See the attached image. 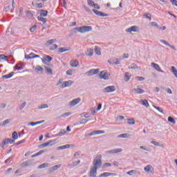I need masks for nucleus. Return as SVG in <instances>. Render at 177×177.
<instances>
[{"mask_svg": "<svg viewBox=\"0 0 177 177\" xmlns=\"http://www.w3.org/2000/svg\"><path fill=\"white\" fill-rule=\"evenodd\" d=\"M93 168H97V169H100V167H102V156L99 155L95 157V158L93 159Z\"/></svg>", "mask_w": 177, "mask_h": 177, "instance_id": "1", "label": "nucleus"}, {"mask_svg": "<svg viewBox=\"0 0 177 177\" xmlns=\"http://www.w3.org/2000/svg\"><path fill=\"white\" fill-rule=\"evenodd\" d=\"M74 30L77 31L80 33L84 34L87 32L92 31V26H81L74 28Z\"/></svg>", "mask_w": 177, "mask_h": 177, "instance_id": "2", "label": "nucleus"}, {"mask_svg": "<svg viewBox=\"0 0 177 177\" xmlns=\"http://www.w3.org/2000/svg\"><path fill=\"white\" fill-rule=\"evenodd\" d=\"M55 143H56L55 140H50L48 142L39 145L38 147H39V149H43L44 147H46L53 146V145H55Z\"/></svg>", "mask_w": 177, "mask_h": 177, "instance_id": "3", "label": "nucleus"}, {"mask_svg": "<svg viewBox=\"0 0 177 177\" xmlns=\"http://www.w3.org/2000/svg\"><path fill=\"white\" fill-rule=\"evenodd\" d=\"M115 90H116L115 86H106V88H104L103 93H112V92H115Z\"/></svg>", "mask_w": 177, "mask_h": 177, "instance_id": "4", "label": "nucleus"}, {"mask_svg": "<svg viewBox=\"0 0 177 177\" xmlns=\"http://www.w3.org/2000/svg\"><path fill=\"white\" fill-rule=\"evenodd\" d=\"M122 151H123L122 149L118 148V149L108 150V151H106V153L111 154V155H114V154L121 153Z\"/></svg>", "mask_w": 177, "mask_h": 177, "instance_id": "5", "label": "nucleus"}, {"mask_svg": "<svg viewBox=\"0 0 177 177\" xmlns=\"http://www.w3.org/2000/svg\"><path fill=\"white\" fill-rule=\"evenodd\" d=\"M109 75H110L106 71H101L100 73V79L104 80H109Z\"/></svg>", "mask_w": 177, "mask_h": 177, "instance_id": "6", "label": "nucleus"}, {"mask_svg": "<svg viewBox=\"0 0 177 177\" xmlns=\"http://www.w3.org/2000/svg\"><path fill=\"white\" fill-rule=\"evenodd\" d=\"M126 32L127 33H131L133 32H139V27L138 26H131L127 29L125 30Z\"/></svg>", "mask_w": 177, "mask_h": 177, "instance_id": "7", "label": "nucleus"}, {"mask_svg": "<svg viewBox=\"0 0 177 177\" xmlns=\"http://www.w3.org/2000/svg\"><path fill=\"white\" fill-rule=\"evenodd\" d=\"M81 102V98L78 97V98H75L73 100L69 102L68 105L71 106H74L75 105H77L78 103H80Z\"/></svg>", "mask_w": 177, "mask_h": 177, "instance_id": "8", "label": "nucleus"}, {"mask_svg": "<svg viewBox=\"0 0 177 177\" xmlns=\"http://www.w3.org/2000/svg\"><path fill=\"white\" fill-rule=\"evenodd\" d=\"M52 60H53V58L49 55H44L43 58L41 59L42 63L44 64H46V62L49 63Z\"/></svg>", "mask_w": 177, "mask_h": 177, "instance_id": "9", "label": "nucleus"}, {"mask_svg": "<svg viewBox=\"0 0 177 177\" xmlns=\"http://www.w3.org/2000/svg\"><path fill=\"white\" fill-rule=\"evenodd\" d=\"M93 13H95L98 17H109V15L104 14L102 11H99L97 10L93 9Z\"/></svg>", "mask_w": 177, "mask_h": 177, "instance_id": "10", "label": "nucleus"}, {"mask_svg": "<svg viewBox=\"0 0 177 177\" xmlns=\"http://www.w3.org/2000/svg\"><path fill=\"white\" fill-rule=\"evenodd\" d=\"M99 69H91L89 71L86 72V74H87V76H93L96 74H98Z\"/></svg>", "mask_w": 177, "mask_h": 177, "instance_id": "11", "label": "nucleus"}, {"mask_svg": "<svg viewBox=\"0 0 177 177\" xmlns=\"http://www.w3.org/2000/svg\"><path fill=\"white\" fill-rule=\"evenodd\" d=\"M97 169H99V168L92 167L91 169H90V177H95L97 173Z\"/></svg>", "mask_w": 177, "mask_h": 177, "instance_id": "12", "label": "nucleus"}, {"mask_svg": "<svg viewBox=\"0 0 177 177\" xmlns=\"http://www.w3.org/2000/svg\"><path fill=\"white\" fill-rule=\"evenodd\" d=\"M151 66L155 70L158 71V72H160V73H164V71L160 69V66L158 64H156V63H154V62H152V63L151 64Z\"/></svg>", "mask_w": 177, "mask_h": 177, "instance_id": "13", "label": "nucleus"}, {"mask_svg": "<svg viewBox=\"0 0 177 177\" xmlns=\"http://www.w3.org/2000/svg\"><path fill=\"white\" fill-rule=\"evenodd\" d=\"M108 63L115 65L120 64V62L117 58H111L109 61H108Z\"/></svg>", "mask_w": 177, "mask_h": 177, "instance_id": "14", "label": "nucleus"}, {"mask_svg": "<svg viewBox=\"0 0 177 177\" xmlns=\"http://www.w3.org/2000/svg\"><path fill=\"white\" fill-rule=\"evenodd\" d=\"M60 167H62V165H57L53 166V167H50L49 173L55 172V171H57Z\"/></svg>", "mask_w": 177, "mask_h": 177, "instance_id": "15", "label": "nucleus"}, {"mask_svg": "<svg viewBox=\"0 0 177 177\" xmlns=\"http://www.w3.org/2000/svg\"><path fill=\"white\" fill-rule=\"evenodd\" d=\"M73 83H74V82L73 80L65 81V82H64V86H63L62 88H64L66 87H69V86H72L73 84Z\"/></svg>", "mask_w": 177, "mask_h": 177, "instance_id": "16", "label": "nucleus"}, {"mask_svg": "<svg viewBox=\"0 0 177 177\" xmlns=\"http://www.w3.org/2000/svg\"><path fill=\"white\" fill-rule=\"evenodd\" d=\"M127 175L132 176V175H140L141 172L138 170H130L127 173Z\"/></svg>", "mask_w": 177, "mask_h": 177, "instance_id": "17", "label": "nucleus"}, {"mask_svg": "<svg viewBox=\"0 0 177 177\" xmlns=\"http://www.w3.org/2000/svg\"><path fill=\"white\" fill-rule=\"evenodd\" d=\"M132 92L134 93L135 94L140 95V94L145 93V90L137 88L133 89Z\"/></svg>", "mask_w": 177, "mask_h": 177, "instance_id": "18", "label": "nucleus"}, {"mask_svg": "<svg viewBox=\"0 0 177 177\" xmlns=\"http://www.w3.org/2000/svg\"><path fill=\"white\" fill-rule=\"evenodd\" d=\"M81 162L80 160L76 161V162H73L71 164H68V167L69 169H73L74 167H77L78 165H80Z\"/></svg>", "mask_w": 177, "mask_h": 177, "instance_id": "19", "label": "nucleus"}, {"mask_svg": "<svg viewBox=\"0 0 177 177\" xmlns=\"http://www.w3.org/2000/svg\"><path fill=\"white\" fill-rule=\"evenodd\" d=\"M39 13L40 17H43L48 16V12L41 9L39 10Z\"/></svg>", "mask_w": 177, "mask_h": 177, "instance_id": "20", "label": "nucleus"}, {"mask_svg": "<svg viewBox=\"0 0 177 177\" xmlns=\"http://www.w3.org/2000/svg\"><path fill=\"white\" fill-rule=\"evenodd\" d=\"M71 66L73 68H77L78 66H80V62H78L77 60H71Z\"/></svg>", "mask_w": 177, "mask_h": 177, "instance_id": "21", "label": "nucleus"}, {"mask_svg": "<svg viewBox=\"0 0 177 177\" xmlns=\"http://www.w3.org/2000/svg\"><path fill=\"white\" fill-rule=\"evenodd\" d=\"M10 122H12V119L8 118L6 120H4L3 123L0 124V127H5L6 124L10 123Z\"/></svg>", "mask_w": 177, "mask_h": 177, "instance_id": "22", "label": "nucleus"}, {"mask_svg": "<svg viewBox=\"0 0 177 177\" xmlns=\"http://www.w3.org/2000/svg\"><path fill=\"white\" fill-rule=\"evenodd\" d=\"M10 138H6L1 142V147L3 148V146L8 145L10 142Z\"/></svg>", "mask_w": 177, "mask_h": 177, "instance_id": "23", "label": "nucleus"}, {"mask_svg": "<svg viewBox=\"0 0 177 177\" xmlns=\"http://www.w3.org/2000/svg\"><path fill=\"white\" fill-rule=\"evenodd\" d=\"M50 167V165L48 163H44L42 165H39L38 166V169H42Z\"/></svg>", "mask_w": 177, "mask_h": 177, "instance_id": "24", "label": "nucleus"}, {"mask_svg": "<svg viewBox=\"0 0 177 177\" xmlns=\"http://www.w3.org/2000/svg\"><path fill=\"white\" fill-rule=\"evenodd\" d=\"M94 51L97 55H102V52H100V48L98 46H95V47H94Z\"/></svg>", "mask_w": 177, "mask_h": 177, "instance_id": "25", "label": "nucleus"}, {"mask_svg": "<svg viewBox=\"0 0 177 177\" xmlns=\"http://www.w3.org/2000/svg\"><path fill=\"white\" fill-rule=\"evenodd\" d=\"M131 78V74L129 72H126L124 75V81L127 82Z\"/></svg>", "mask_w": 177, "mask_h": 177, "instance_id": "26", "label": "nucleus"}, {"mask_svg": "<svg viewBox=\"0 0 177 177\" xmlns=\"http://www.w3.org/2000/svg\"><path fill=\"white\" fill-rule=\"evenodd\" d=\"M93 133H94V135L104 134L105 133V131H103V130H95V131H93Z\"/></svg>", "mask_w": 177, "mask_h": 177, "instance_id": "27", "label": "nucleus"}, {"mask_svg": "<svg viewBox=\"0 0 177 177\" xmlns=\"http://www.w3.org/2000/svg\"><path fill=\"white\" fill-rule=\"evenodd\" d=\"M140 102H142V106H145L147 108H148L149 106L147 100H140Z\"/></svg>", "mask_w": 177, "mask_h": 177, "instance_id": "28", "label": "nucleus"}, {"mask_svg": "<svg viewBox=\"0 0 177 177\" xmlns=\"http://www.w3.org/2000/svg\"><path fill=\"white\" fill-rule=\"evenodd\" d=\"M14 75V72H10V74L3 75L4 79H10Z\"/></svg>", "mask_w": 177, "mask_h": 177, "instance_id": "29", "label": "nucleus"}, {"mask_svg": "<svg viewBox=\"0 0 177 177\" xmlns=\"http://www.w3.org/2000/svg\"><path fill=\"white\" fill-rule=\"evenodd\" d=\"M111 175H113V174L106 172V173L101 174L100 175V177H109V176H110Z\"/></svg>", "mask_w": 177, "mask_h": 177, "instance_id": "30", "label": "nucleus"}, {"mask_svg": "<svg viewBox=\"0 0 177 177\" xmlns=\"http://www.w3.org/2000/svg\"><path fill=\"white\" fill-rule=\"evenodd\" d=\"M26 17H28L29 19H31L33 17V13L30 10L26 11Z\"/></svg>", "mask_w": 177, "mask_h": 177, "instance_id": "31", "label": "nucleus"}, {"mask_svg": "<svg viewBox=\"0 0 177 177\" xmlns=\"http://www.w3.org/2000/svg\"><path fill=\"white\" fill-rule=\"evenodd\" d=\"M6 59H9V57L5 55H0V63L2 62V60H7Z\"/></svg>", "mask_w": 177, "mask_h": 177, "instance_id": "32", "label": "nucleus"}, {"mask_svg": "<svg viewBox=\"0 0 177 177\" xmlns=\"http://www.w3.org/2000/svg\"><path fill=\"white\" fill-rule=\"evenodd\" d=\"M87 53L88 54H87V55H88V57H92L93 54H94V50L91 49V48H88L87 49Z\"/></svg>", "mask_w": 177, "mask_h": 177, "instance_id": "33", "label": "nucleus"}, {"mask_svg": "<svg viewBox=\"0 0 177 177\" xmlns=\"http://www.w3.org/2000/svg\"><path fill=\"white\" fill-rule=\"evenodd\" d=\"M152 169V166L149 165L146 167H144V171H145V172H147V173H149V172H150V169Z\"/></svg>", "mask_w": 177, "mask_h": 177, "instance_id": "34", "label": "nucleus"}, {"mask_svg": "<svg viewBox=\"0 0 177 177\" xmlns=\"http://www.w3.org/2000/svg\"><path fill=\"white\" fill-rule=\"evenodd\" d=\"M48 108H49V106H48V104H42L41 105L38 106L39 109H48Z\"/></svg>", "mask_w": 177, "mask_h": 177, "instance_id": "35", "label": "nucleus"}, {"mask_svg": "<svg viewBox=\"0 0 177 177\" xmlns=\"http://www.w3.org/2000/svg\"><path fill=\"white\" fill-rule=\"evenodd\" d=\"M37 19L39 21L43 22L44 24H45L47 21L46 19L43 17H38Z\"/></svg>", "mask_w": 177, "mask_h": 177, "instance_id": "36", "label": "nucleus"}, {"mask_svg": "<svg viewBox=\"0 0 177 177\" xmlns=\"http://www.w3.org/2000/svg\"><path fill=\"white\" fill-rule=\"evenodd\" d=\"M118 138H128L129 136L127 133H122V134L118 136Z\"/></svg>", "mask_w": 177, "mask_h": 177, "instance_id": "37", "label": "nucleus"}, {"mask_svg": "<svg viewBox=\"0 0 177 177\" xmlns=\"http://www.w3.org/2000/svg\"><path fill=\"white\" fill-rule=\"evenodd\" d=\"M87 4H88L91 7L97 6V3H95L93 0H87Z\"/></svg>", "mask_w": 177, "mask_h": 177, "instance_id": "38", "label": "nucleus"}, {"mask_svg": "<svg viewBox=\"0 0 177 177\" xmlns=\"http://www.w3.org/2000/svg\"><path fill=\"white\" fill-rule=\"evenodd\" d=\"M171 72L173 74H174V76L177 77V69L175 68V66H171Z\"/></svg>", "mask_w": 177, "mask_h": 177, "instance_id": "39", "label": "nucleus"}, {"mask_svg": "<svg viewBox=\"0 0 177 177\" xmlns=\"http://www.w3.org/2000/svg\"><path fill=\"white\" fill-rule=\"evenodd\" d=\"M57 41L56 39H50L48 41H46V44L48 45H52L53 44L55 43Z\"/></svg>", "mask_w": 177, "mask_h": 177, "instance_id": "40", "label": "nucleus"}, {"mask_svg": "<svg viewBox=\"0 0 177 177\" xmlns=\"http://www.w3.org/2000/svg\"><path fill=\"white\" fill-rule=\"evenodd\" d=\"M151 26H152L153 27H155L156 28H158V30H161V27L158 26V24H156V22H151Z\"/></svg>", "mask_w": 177, "mask_h": 177, "instance_id": "41", "label": "nucleus"}, {"mask_svg": "<svg viewBox=\"0 0 177 177\" xmlns=\"http://www.w3.org/2000/svg\"><path fill=\"white\" fill-rule=\"evenodd\" d=\"M127 120H128V121H127V123H128L129 124H131V125L135 124V120H134L133 118H129Z\"/></svg>", "mask_w": 177, "mask_h": 177, "instance_id": "42", "label": "nucleus"}, {"mask_svg": "<svg viewBox=\"0 0 177 177\" xmlns=\"http://www.w3.org/2000/svg\"><path fill=\"white\" fill-rule=\"evenodd\" d=\"M71 115V112H65L64 113L61 115V117L62 118H67Z\"/></svg>", "mask_w": 177, "mask_h": 177, "instance_id": "43", "label": "nucleus"}, {"mask_svg": "<svg viewBox=\"0 0 177 177\" xmlns=\"http://www.w3.org/2000/svg\"><path fill=\"white\" fill-rule=\"evenodd\" d=\"M12 138L14 140H17V138H19V136H17V131H15L13 133H12Z\"/></svg>", "mask_w": 177, "mask_h": 177, "instance_id": "44", "label": "nucleus"}, {"mask_svg": "<svg viewBox=\"0 0 177 177\" xmlns=\"http://www.w3.org/2000/svg\"><path fill=\"white\" fill-rule=\"evenodd\" d=\"M58 50L59 53H63L64 52L69 51V49H65L64 48L62 47V48H59Z\"/></svg>", "mask_w": 177, "mask_h": 177, "instance_id": "45", "label": "nucleus"}, {"mask_svg": "<svg viewBox=\"0 0 177 177\" xmlns=\"http://www.w3.org/2000/svg\"><path fill=\"white\" fill-rule=\"evenodd\" d=\"M44 68L46 69L47 73L53 74V70L51 68H48V66H45Z\"/></svg>", "mask_w": 177, "mask_h": 177, "instance_id": "46", "label": "nucleus"}, {"mask_svg": "<svg viewBox=\"0 0 177 177\" xmlns=\"http://www.w3.org/2000/svg\"><path fill=\"white\" fill-rule=\"evenodd\" d=\"M26 141V139H24V140H21V141H18L15 145V146H19V145H20L22 143H25Z\"/></svg>", "mask_w": 177, "mask_h": 177, "instance_id": "47", "label": "nucleus"}, {"mask_svg": "<svg viewBox=\"0 0 177 177\" xmlns=\"http://www.w3.org/2000/svg\"><path fill=\"white\" fill-rule=\"evenodd\" d=\"M168 121H169V122H171L172 124L176 123L175 120L173 118H171V116L168 117Z\"/></svg>", "mask_w": 177, "mask_h": 177, "instance_id": "48", "label": "nucleus"}, {"mask_svg": "<svg viewBox=\"0 0 177 177\" xmlns=\"http://www.w3.org/2000/svg\"><path fill=\"white\" fill-rule=\"evenodd\" d=\"M37 25H35V26H32V27L30 28V31L31 32H34L37 30Z\"/></svg>", "mask_w": 177, "mask_h": 177, "instance_id": "49", "label": "nucleus"}, {"mask_svg": "<svg viewBox=\"0 0 177 177\" xmlns=\"http://www.w3.org/2000/svg\"><path fill=\"white\" fill-rule=\"evenodd\" d=\"M153 106L154 109H157V110H158V111H160L161 113H164L163 110H162L160 107L156 106H155V105H153Z\"/></svg>", "mask_w": 177, "mask_h": 177, "instance_id": "50", "label": "nucleus"}, {"mask_svg": "<svg viewBox=\"0 0 177 177\" xmlns=\"http://www.w3.org/2000/svg\"><path fill=\"white\" fill-rule=\"evenodd\" d=\"M111 166H112V165H111V163H104L102 165V169H106V168L111 167Z\"/></svg>", "mask_w": 177, "mask_h": 177, "instance_id": "51", "label": "nucleus"}, {"mask_svg": "<svg viewBox=\"0 0 177 177\" xmlns=\"http://www.w3.org/2000/svg\"><path fill=\"white\" fill-rule=\"evenodd\" d=\"M14 68H15V70H17V71H21L24 68L23 66H19V64H15Z\"/></svg>", "mask_w": 177, "mask_h": 177, "instance_id": "52", "label": "nucleus"}, {"mask_svg": "<svg viewBox=\"0 0 177 177\" xmlns=\"http://www.w3.org/2000/svg\"><path fill=\"white\" fill-rule=\"evenodd\" d=\"M64 133H66V131L62 130L59 133H58L56 135V136H62L63 135H64Z\"/></svg>", "mask_w": 177, "mask_h": 177, "instance_id": "53", "label": "nucleus"}, {"mask_svg": "<svg viewBox=\"0 0 177 177\" xmlns=\"http://www.w3.org/2000/svg\"><path fill=\"white\" fill-rule=\"evenodd\" d=\"M130 69H135V68H138V66L136 64H131V65H130L129 66Z\"/></svg>", "mask_w": 177, "mask_h": 177, "instance_id": "54", "label": "nucleus"}, {"mask_svg": "<svg viewBox=\"0 0 177 177\" xmlns=\"http://www.w3.org/2000/svg\"><path fill=\"white\" fill-rule=\"evenodd\" d=\"M26 104H27L26 102H24V103L21 104L20 111L23 110L26 106Z\"/></svg>", "mask_w": 177, "mask_h": 177, "instance_id": "55", "label": "nucleus"}, {"mask_svg": "<svg viewBox=\"0 0 177 177\" xmlns=\"http://www.w3.org/2000/svg\"><path fill=\"white\" fill-rule=\"evenodd\" d=\"M57 48V44H53V46H51L50 48V50L53 51Z\"/></svg>", "mask_w": 177, "mask_h": 177, "instance_id": "56", "label": "nucleus"}, {"mask_svg": "<svg viewBox=\"0 0 177 177\" xmlns=\"http://www.w3.org/2000/svg\"><path fill=\"white\" fill-rule=\"evenodd\" d=\"M160 42L167 46H170L171 45L169 43H167L166 40H160Z\"/></svg>", "mask_w": 177, "mask_h": 177, "instance_id": "57", "label": "nucleus"}, {"mask_svg": "<svg viewBox=\"0 0 177 177\" xmlns=\"http://www.w3.org/2000/svg\"><path fill=\"white\" fill-rule=\"evenodd\" d=\"M136 79L140 82H142L145 80V77H139V76H137L136 77Z\"/></svg>", "mask_w": 177, "mask_h": 177, "instance_id": "58", "label": "nucleus"}, {"mask_svg": "<svg viewBox=\"0 0 177 177\" xmlns=\"http://www.w3.org/2000/svg\"><path fill=\"white\" fill-rule=\"evenodd\" d=\"M12 161V157H10V158H8L6 160L5 163H6V164H10Z\"/></svg>", "mask_w": 177, "mask_h": 177, "instance_id": "59", "label": "nucleus"}, {"mask_svg": "<svg viewBox=\"0 0 177 177\" xmlns=\"http://www.w3.org/2000/svg\"><path fill=\"white\" fill-rule=\"evenodd\" d=\"M81 155V152L80 151H77V152H76V153H75V154H74V157H73V159H75V158H77V156H80Z\"/></svg>", "mask_w": 177, "mask_h": 177, "instance_id": "60", "label": "nucleus"}, {"mask_svg": "<svg viewBox=\"0 0 177 177\" xmlns=\"http://www.w3.org/2000/svg\"><path fill=\"white\" fill-rule=\"evenodd\" d=\"M151 144H153L154 146L160 147V143L156 141H151Z\"/></svg>", "mask_w": 177, "mask_h": 177, "instance_id": "61", "label": "nucleus"}, {"mask_svg": "<svg viewBox=\"0 0 177 177\" xmlns=\"http://www.w3.org/2000/svg\"><path fill=\"white\" fill-rule=\"evenodd\" d=\"M88 122V120H86V119H82L81 122H80V124H86Z\"/></svg>", "mask_w": 177, "mask_h": 177, "instance_id": "62", "label": "nucleus"}, {"mask_svg": "<svg viewBox=\"0 0 177 177\" xmlns=\"http://www.w3.org/2000/svg\"><path fill=\"white\" fill-rule=\"evenodd\" d=\"M170 2L173 6H175L177 7V0H170Z\"/></svg>", "mask_w": 177, "mask_h": 177, "instance_id": "63", "label": "nucleus"}, {"mask_svg": "<svg viewBox=\"0 0 177 177\" xmlns=\"http://www.w3.org/2000/svg\"><path fill=\"white\" fill-rule=\"evenodd\" d=\"M36 71H41V73H42V72H43V68L41 67V66H37V68H36Z\"/></svg>", "mask_w": 177, "mask_h": 177, "instance_id": "64", "label": "nucleus"}]
</instances>
